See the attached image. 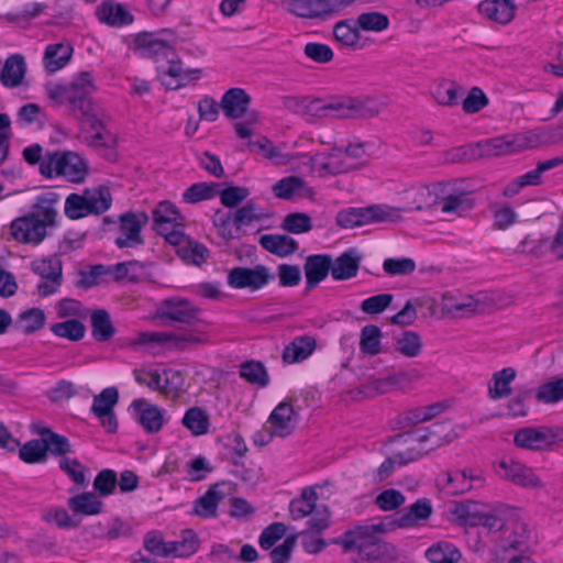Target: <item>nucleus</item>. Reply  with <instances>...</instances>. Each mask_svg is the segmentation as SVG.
<instances>
[{
	"mask_svg": "<svg viewBox=\"0 0 563 563\" xmlns=\"http://www.w3.org/2000/svg\"><path fill=\"white\" fill-rule=\"evenodd\" d=\"M91 71L78 73L69 82H48L45 95L55 107L67 106L79 122V135L87 146L112 148L118 137L109 129V113L93 98L97 91Z\"/></svg>",
	"mask_w": 563,
	"mask_h": 563,
	"instance_id": "1",
	"label": "nucleus"
},
{
	"mask_svg": "<svg viewBox=\"0 0 563 563\" xmlns=\"http://www.w3.org/2000/svg\"><path fill=\"white\" fill-rule=\"evenodd\" d=\"M59 195L49 191L37 197L32 210L12 221L10 230L12 238L21 243L36 245L46 236V229L56 224Z\"/></svg>",
	"mask_w": 563,
	"mask_h": 563,
	"instance_id": "2",
	"label": "nucleus"
},
{
	"mask_svg": "<svg viewBox=\"0 0 563 563\" xmlns=\"http://www.w3.org/2000/svg\"><path fill=\"white\" fill-rule=\"evenodd\" d=\"M380 106L371 98L341 97L330 100L307 98L303 115L311 119L364 118L377 114Z\"/></svg>",
	"mask_w": 563,
	"mask_h": 563,
	"instance_id": "3",
	"label": "nucleus"
},
{
	"mask_svg": "<svg viewBox=\"0 0 563 563\" xmlns=\"http://www.w3.org/2000/svg\"><path fill=\"white\" fill-rule=\"evenodd\" d=\"M385 531L384 523L360 526L344 532L334 542L340 544L345 552L357 551L356 562L376 561L386 553L387 544L378 539V534Z\"/></svg>",
	"mask_w": 563,
	"mask_h": 563,
	"instance_id": "4",
	"label": "nucleus"
},
{
	"mask_svg": "<svg viewBox=\"0 0 563 563\" xmlns=\"http://www.w3.org/2000/svg\"><path fill=\"white\" fill-rule=\"evenodd\" d=\"M41 174L46 178L64 177L70 183L80 184L89 174V165L78 153L53 152L45 155Z\"/></svg>",
	"mask_w": 563,
	"mask_h": 563,
	"instance_id": "5",
	"label": "nucleus"
},
{
	"mask_svg": "<svg viewBox=\"0 0 563 563\" xmlns=\"http://www.w3.org/2000/svg\"><path fill=\"white\" fill-rule=\"evenodd\" d=\"M506 305L500 294L487 291L461 297L444 295L441 301L442 311L453 317H470L475 313H486Z\"/></svg>",
	"mask_w": 563,
	"mask_h": 563,
	"instance_id": "6",
	"label": "nucleus"
},
{
	"mask_svg": "<svg viewBox=\"0 0 563 563\" xmlns=\"http://www.w3.org/2000/svg\"><path fill=\"white\" fill-rule=\"evenodd\" d=\"M433 194L435 208L451 217H463L475 206V200L471 194L456 188L450 183L434 184Z\"/></svg>",
	"mask_w": 563,
	"mask_h": 563,
	"instance_id": "7",
	"label": "nucleus"
},
{
	"mask_svg": "<svg viewBox=\"0 0 563 563\" xmlns=\"http://www.w3.org/2000/svg\"><path fill=\"white\" fill-rule=\"evenodd\" d=\"M139 342L142 344L154 343L169 349L184 351L196 345L208 343L209 336L206 332L198 329L178 333L167 331H147L139 334Z\"/></svg>",
	"mask_w": 563,
	"mask_h": 563,
	"instance_id": "8",
	"label": "nucleus"
},
{
	"mask_svg": "<svg viewBox=\"0 0 563 563\" xmlns=\"http://www.w3.org/2000/svg\"><path fill=\"white\" fill-rule=\"evenodd\" d=\"M152 218L153 229L169 244L184 239L186 220L172 202L161 201L153 210Z\"/></svg>",
	"mask_w": 563,
	"mask_h": 563,
	"instance_id": "9",
	"label": "nucleus"
},
{
	"mask_svg": "<svg viewBox=\"0 0 563 563\" xmlns=\"http://www.w3.org/2000/svg\"><path fill=\"white\" fill-rule=\"evenodd\" d=\"M400 219L398 209L388 206H371L342 210L336 216L338 225L351 229L373 222H396Z\"/></svg>",
	"mask_w": 563,
	"mask_h": 563,
	"instance_id": "10",
	"label": "nucleus"
},
{
	"mask_svg": "<svg viewBox=\"0 0 563 563\" xmlns=\"http://www.w3.org/2000/svg\"><path fill=\"white\" fill-rule=\"evenodd\" d=\"M495 472L499 478L510 482L525 489H543L544 482L536 471L511 457H503L495 464Z\"/></svg>",
	"mask_w": 563,
	"mask_h": 563,
	"instance_id": "11",
	"label": "nucleus"
},
{
	"mask_svg": "<svg viewBox=\"0 0 563 563\" xmlns=\"http://www.w3.org/2000/svg\"><path fill=\"white\" fill-rule=\"evenodd\" d=\"M135 51L143 57L169 58L175 56L173 33H142L134 40Z\"/></svg>",
	"mask_w": 563,
	"mask_h": 563,
	"instance_id": "12",
	"label": "nucleus"
},
{
	"mask_svg": "<svg viewBox=\"0 0 563 563\" xmlns=\"http://www.w3.org/2000/svg\"><path fill=\"white\" fill-rule=\"evenodd\" d=\"M563 142V128H538L512 135L515 151L522 152Z\"/></svg>",
	"mask_w": 563,
	"mask_h": 563,
	"instance_id": "13",
	"label": "nucleus"
},
{
	"mask_svg": "<svg viewBox=\"0 0 563 563\" xmlns=\"http://www.w3.org/2000/svg\"><path fill=\"white\" fill-rule=\"evenodd\" d=\"M274 279V275L263 265L249 267H234L228 274V284L235 289H250L256 291Z\"/></svg>",
	"mask_w": 563,
	"mask_h": 563,
	"instance_id": "14",
	"label": "nucleus"
},
{
	"mask_svg": "<svg viewBox=\"0 0 563 563\" xmlns=\"http://www.w3.org/2000/svg\"><path fill=\"white\" fill-rule=\"evenodd\" d=\"M155 313L164 323H191L197 319L199 309L185 298L173 297L164 299L157 306Z\"/></svg>",
	"mask_w": 563,
	"mask_h": 563,
	"instance_id": "15",
	"label": "nucleus"
},
{
	"mask_svg": "<svg viewBox=\"0 0 563 563\" xmlns=\"http://www.w3.org/2000/svg\"><path fill=\"white\" fill-rule=\"evenodd\" d=\"M147 222L148 216L145 212H126L121 214L115 245L120 249H125L143 244L141 230Z\"/></svg>",
	"mask_w": 563,
	"mask_h": 563,
	"instance_id": "16",
	"label": "nucleus"
},
{
	"mask_svg": "<svg viewBox=\"0 0 563 563\" xmlns=\"http://www.w3.org/2000/svg\"><path fill=\"white\" fill-rule=\"evenodd\" d=\"M311 165L313 170L322 177L349 173L357 167V163L346 159L343 147H333L327 154H316L311 157Z\"/></svg>",
	"mask_w": 563,
	"mask_h": 563,
	"instance_id": "17",
	"label": "nucleus"
},
{
	"mask_svg": "<svg viewBox=\"0 0 563 563\" xmlns=\"http://www.w3.org/2000/svg\"><path fill=\"white\" fill-rule=\"evenodd\" d=\"M130 408L133 410L135 420L147 433L159 432L168 420L165 409L144 398L134 399Z\"/></svg>",
	"mask_w": 563,
	"mask_h": 563,
	"instance_id": "18",
	"label": "nucleus"
},
{
	"mask_svg": "<svg viewBox=\"0 0 563 563\" xmlns=\"http://www.w3.org/2000/svg\"><path fill=\"white\" fill-rule=\"evenodd\" d=\"M558 439L556 433L549 427H526L519 429L514 438V443L520 449L541 451L552 445Z\"/></svg>",
	"mask_w": 563,
	"mask_h": 563,
	"instance_id": "19",
	"label": "nucleus"
},
{
	"mask_svg": "<svg viewBox=\"0 0 563 563\" xmlns=\"http://www.w3.org/2000/svg\"><path fill=\"white\" fill-rule=\"evenodd\" d=\"M338 0H290L286 3V8L292 14L305 18L314 19L332 13H336Z\"/></svg>",
	"mask_w": 563,
	"mask_h": 563,
	"instance_id": "20",
	"label": "nucleus"
},
{
	"mask_svg": "<svg viewBox=\"0 0 563 563\" xmlns=\"http://www.w3.org/2000/svg\"><path fill=\"white\" fill-rule=\"evenodd\" d=\"M271 435L286 438L295 430V410L290 402H280L268 418Z\"/></svg>",
	"mask_w": 563,
	"mask_h": 563,
	"instance_id": "21",
	"label": "nucleus"
},
{
	"mask_svg": "<svg viewBox=\"0 0 563 563\" xmlns=\"http://www.w3.org/2000/svg\"><path fill=\"white\" fill-rule=\"evenodd\" d=\"M166 66L158 67L162 84L172 90L179 89L187 85L190 80L197 78L198 70L184 69L179 60H174L173 57L167 58Z\"/></svg>",
	"mask_w": 563,
	"mask_h": 563,
	"instance_id": "22",
	"label": "nucleus"
},
{
	"mask_svg": "<svg viewBox=\"0 0 563 563\" xmlns=\"http://www.w3.org/2000/svg\"><path fill=\"white\" fill-rule=\"evenodd\" d=\"M134 377L140 385L162 394H170L174 391L177 386L169 387V383H174L175 379H180L179 373L173 371L159 374L157 371L135 369Z\"/></svg>",
	"mask_w": 563,
	"mask_h": 563,
	"instance_id": "23",
	"label": "nucleus"
},
{
	"mask_svg": "<svg viewBox=\"0 0 563 563\" xmlns=\"http://www.w3.org/2000/svg\"><path fill=\"white\" fill-rule=\"evenodd\" d=\"M443 409L444 406L441 402L410 408L398 415L395 420V427L398 429H406L422 422L430 421L439 416Z\"/></svg>",
	"mask_w": 563,
	"mask_h": 563,
	"instance_id": "24",
	"label": "nucleus"
},
{
	"mask_svg": "<svg viewBox=\"0 0 563 563\" xmlns=\"http://www.w3.org/2000/svg\"><path fill=\"white\" fill-rule=\"evenodd\" d=\"M432 514L429 499L420 498L405 510L395 515L394 525L397 528H411L427 520Z\"/></svg>",
	"mask_w": 563,
	"mask_h": 563,
	"instance_id": "25",
	"label": "nucleus"
},
{
	"mask_svg": "<svg viewBox=\"0 0 563 563\" xmlns=\"http://www.w3.org/2000/svg\"><path fill=\"white\" fill-rule=\"evenodd\" d=\"M96 15L101 23L110 26H123L133 22V15L120 3L103 1L96 8Z\"/></svg>",
	"mask_w": 563,
	"mask_h": 563,
	"instance_id": "26",
	"label": "nucleus"
},
{
	"mask_svg": "<svg viewBox=\"0 0 563 563\" xmlns=\"http://www.w3.org/2000/svg\"><path fill=\"white\" fill-rule=\"evenodd\" d=\"M74 48L68 42L48 44L43 56L45 69L53 74L64 68L71 59Z\"/></svg>",
	"mask_w": 563,
	"mask_h": 563,
	"instance_id": "27",
	"label": "nucleus"
},
{
	"mask_svg": "<svg viewBox=\"0 0 563 563\" xmlns=\"http://www.w3.org/2000/svg\"><path fill=\"white\" fill-rule=\"evenodd\" d=\"M517 7L512 0H484L478 4V11L485 18L506 24L516 13Z\"/></svg>",
	"mask_w": 563,
	"mask_h": 563,
	"instance_id": "28",
	"label": "nucleus"
},
{
	"mask_svg": "<svg viewBox=\"0 0 563 563\" xmlns=\"http://www.w3.org/2000/svg\"><path fill=\"white\" fill-rule=\"evenodd\" d=\"M251 103V97L242 88L229 89L221 99V108L230 119L243 117Z\"/></svg>",
	"mask_w": 563,
	"mask_h": 563,
	"instance_id": "29",
	"label": "nucleus"
},
{
	"mask_svg": "<svg viewBox=\"0 0 563 563\" xmlns=\"http://www.w3.org/2000/svg\"><path fill=\"white\" fill-rule=\"evenodd\" d=\"M274 195L279 199L289 200L295 197L303 198L313 195V190L307 186L306 181L298 176H288L282 178L273 186Z\"/></svg>",
	"mask_w": 563,
	"mask_h": 563,
	"instance_id": "30",
	"label": "nucleus"
},
{
	"mask_svg": "<svg viewBox=\"0 0 563 563\" xmlns=\"http://www.w3.org/2000/svg\"><path fill=\"white\" fill-rule=\"evenodd\" d=\"M332 258L330 255H310L305 263L307 289L316 287L331 273Z\"/></svg>",
	"mask_w": 563,
	"mask_h": 563,
	"instance_id": "31",
	"label": "nucleus"
},
{
	"mask_svg": "<svg viewBox=\"0 0 563 563\" xmlns=\"http://www.w3.org/2000/svg\"><path fill=\"white\" fill-rule=\"evenodd\" d=\"M170 245L175 247L179 257L195 265H201L209 256L208 249L203 244L194 241L186 233H184V239H178L177 242H173Z\"/></svg>",
	"mask_w": 563,
	"mask_h": 563,
	"instance_id": "32",
	"label": "nucleus"
},
{
	"mask_svg": "<svg viewBox=\"0 0 563 563\" xmlns=\"http://www.w3.org/2000/svg\"><path fill=\"white\" fill-rule=\"evenodd\" d=\"M361 256L355 251H347L332 261L331 276L335 280H346L356 276Z\"/></svg>",
	"mask_w": 563,
	"mask_h": 563,
	"instance_id": "33",
	"label": "nucleus"
},
{
	"mask_svg": "<svg viewBox=\"0 0 563 563\" xmlns=\"http://www.w3.org/2000/svg\"><path fill=\"white\" fill-rule=\"evenodd\" d=\"M316 349V340L309 335H301L291 341L283 352L285 363L292 364L306 360Z\"/></svg>",
	"mask_w": 563,
	"mask_h": 563,
	"instance_id": "34",
	"label": "nucleus"
},
{
	"mask_svg": "<svg viewBox=\"0 0 563 563\" xmlns=\"http://www.w3.org/2000/svg\"><path fill=\"white\" fill-rule=\"evenodd\" d=\"M517 372L512 367L497 371L492 376L488 385V396L493 400L508 397L511 394V383L516 379Z\"/></svg>",
	"mask_w": 563,
	"mask_h": 563,
	"instance_id": "35",
	"label": "nucleus"
},
{
	"mask_svg": "<svg viewBox=\"0 0 563 563\" xmlns=\"http://www.w3.org/2000/svg\"><path fill=\"white\" fill-rule=\"evenodd\" d=\"M261 246L280 257L288 256L298 249L297 242L284 234H264L260 238Z\"/></svg>",
	"mask_w": 563,
	"mask_h": 563,
	"instance_id": "36",
	"label": "nucleus"
},
{
	"mask_svg": "<svg viewBox=\"0 0 563 563\" xmlns=\"http://www.w3.org/2000/svg\"><path fill=\"white\" fill-rule=\"evenodd\" d=\"M488 506L479 504L474 500H464L454 506L452 514L464 526H479L481 519L484 516Z\"/></svg>",
	"mask_w": 563,
	"mask_h": 563,
	"instance_id": "37",
	"label": "nucleus"
},
{
	"mask_svg": "<svg viewBox=\"0 0 563 563\" xmlns=\"http://www.w3.org/2000/svg\"><path fill=\"white\" fill-rule=\"evenodd\" d=\"M536 542L534 529L525 521H516L507 537L508 547L515 550H527Z\"/></svg>",
	"mask_w": 563,
	"mask_h": 563,
	"instance_id": "38",
	"label": "nucleus"
},
{
	"mask_svg": "<svg viewBox=\"0 0 563 563\" xmlns=\"http://www.w3.org/2000/svg\"><path fill=\"white\" fill-rule=\"evenodd\" d=\"M317 500L318 495L313 487L303 488L300 496L290 501L291 518L298 520L311 515L318 508Z\"/></svg>",
	"mask_w": 563,
	"mask_h": 563,
	"instance_id": "39",
	"label": "nucleus"
},
{
	"mask_svg": "<svg viewBox=\"0 0 563 563\" xmlns=\"http://www.w3.org/2000/svg\"><path fill=\"white\" fill-rule=\"evenodd\" d=\"M25 74V62L21 55H11L7 58L0 74L1 82L5 87L21 85Z\"/></svg>",
	"mask_w": 563,
	"mask_h": 563,
	"instance_id": "40",
	"label": "nucleus"
},
{
	"mask_svg": "<svg viewBox=\"0 0 563 563\" xmlns=\"http://www.w3.org/2000/svg\"><path fill=\"white\" fill-rule=\"evenodd\" d=\"M224 496L225 494L221 490L220 485L211 486L208 492L196 501L195 514L201 518L216 517L218 505Z\"/></svg>",
	"mask_w": 563,
	"mask_h": 563,
	"instance_id": "41",
	"label": "nucleus"
},
{
	"mask_svg": "<svg viewBox=\"0 0 563 563\" xmlns=\"http://www.w3.org/2000/svg\"><path fill=\"white\" fill-rule=\"evenodd\" d=\"M68 507L74 514L85 516L98 515L102 511L103 504L92 493L77 494L68 499Z\"/></svg>",
	"mask_w": 563,
	"mask_h": 563,
	"instance_id": "42",
	"label": "nucleus"
},
{
	"mask_svg": "<svg viewBox=\"0 0 563 563\" xmlns=\"http://www.w3.org/2000/svg\"><path fill=\"white\" fill-rule=\"evenodd\" d=\"M478 158L485 156H500L517 153L511 137H495L475 143Z\"/></svg>",
	"mask_w": 563,
	"mask_h": 563,
	"instance_id": "43",
	"label": "nucleus"
},
{
	"mask_svg": "<svg viewBox=\"0 0 563 563\" xmlns=\"http://www.w3.org/2000/svg\"><path fill=\"white\" fill-rule=\"evenodd\" d=\"M84 195L90 214H101L111 207L112 196L107 187L85 189Z\"/></svg>",
	"mask_w": 563,
	"mask_h": 563,
	"instance_id": "44",
	"label": "nucleus"
},
{
	"mask_svg": "<svg viewBox=\"0 0 563 563\" xmlns=\"http://www.w3.org/2000/svg\"><path fill=\"white\" fill-rule=\"evenodd\" d=\"M37 433L42 435V440L45 443V454L49 452L55 456L66 457L65 455L73 452L71 444L68 439L64 435L57 434L48 428H40Z\"/></svg>",
	"mask_w": 563,
	"mask_h": 563,
	"instance_id": "45",
	"label": "nucleus"
},
{
	"mask_svg": "<svg viewBox=\"0 0 563 563\" xmlns=\"http://www.w3.org/2000/svg\"><path fill=\"white\" fill-rule=\"evenodd\" d=\"M92 336L98 342H107L112 339L115 329L110 314L104 309H98L91 313Z\"/></svg>",
	"mask_w": 563,
	"mask_h": 563,
	"instance_id": "46",
	"label": "nucleus"
},
{
	"mask_svg": "<svg viewBox=\"0 0 563 563\" xmlns=\"http://www.w3.org/2000/svg\"><path fill=\"white\" fill-rule=\"evenodd\" d=\"M58 465L75 484V486L69 489L70 493L85 488L88 485V481L86 478L87 467L77 459L62 457Z\"/></svg>",
	"mask_w": 563,
	"mask_h": 563,
	"instance_id": "47",
	"label": "nucleus"
},
{
	"mask_svg": "<svg viewBox=\"0 0 563 563\" xmlns=\"http://www.w3.org/2000/svg\"><path fill=\"white\" fill-rule=\"evenodd\" d=\"M426 556L431 563H457L462 554L452 543L438 542L427 550Z\"/></svg>",
	"mask_w": 563,
	"mask_h": 563,
	"instance_id": "48",
	"label": "nucleus"
},
{
	"mask_svg": "<svg viewBox=\"0 0 563 563\" xmlns=\"http://www.w3.org/2000/svg\"><path fill=\"white\" fill-rule=\"evenodd\" d=\"M184 427H186L194 435L206 434L209 430V417L207 412L199 407L189 408L181 420Z\"/></svg>",
	"mask_w": 563,
	"mask_h": 563,
	"instance_id": "49",
	"label": "nucleus"
},
{
	"mask_svg": "<svg viewBox=\"0 0 563 563\" xmlns=\"http://www.w3.org/2000/svg\"><path fill=\"white\" fill-rule=\"evenodd\" d=\"M213 224L218 233L225 241L240 238V228L235 224V217L232 211L218 210L213 214Z\"/></svg>",
	"mask_w": 563,
	"mask_h": 563,
	"instance_id": "50",
	"label": "nucleus"
},
{
	"mask_svg": "<svg viewBox=\"0 0 563 563\" xmlns=\"http://www.w3.org/2000/svg\"><path fill=\"white\" fill-rule=\"evenodd\" d=\"M422 451L417 448H408L405 452L395 453L393 456L387 457L378 468V475L380 478L387 477L393 471L394 466L405 465L410 462H415L422 456Z\"/></svg>",
	"mask_w": 563,
	"mask_h": 563,
	"instance_id": "51",
	"label": "nucleus"
},
{
	"mask_svg": "<svg viewBox=\"0 0 563 563\" xmlns=\"http://www.w3.org/2000/svg\"><path fill=\"white\" fill-rule=\"evenodd\" d=\"M249 146L251 147V151L261 154L263 157L277 165H287L290 162L289 155L284 153L279 147L274 146L266 137L256 142H250Z\"/></svg>",
	"mask_w": 563,
	"mask_h": 563,
	"instance_id": "52",
	"label": "nucleus"
},
{
	"mask_svg": "<svg viewBox=\"0 0 563 563\" xmlns=\"http://www.w3.org/2000/svg\"><path fill=\"white\" fill-rule=\"evenodd\" d=\"M32 271L40 277V280L63 276L62 261L58 256H49L34 260L31 264Z\"/></svg>",
	"mask_w": 563,
	"mask_h": 563,
	"instance_id": "53",
	"label": "nucleus"
},
{
	"mask_svg": "<svg viewBox=\"0 0 563 563\" xmlns=\"http://www.w3.org/2000/svg\"><path fill=\"white\" fill-rule=\"evenodd\" d=\"M395 349L406 357H416L422 351L421 336L417 332L406 331L396 338Z\"/></svg>",
	"mask_w": 563,
	"mask_h": 563,
	"instance_id": "54",
	"label": "nucleus"
},
{
	"mask_svg": "<svg viewBox=\"0 0 563 563\" xmlns=\"http://www.w3.org/2000/svg\"><path fill=\"white\" fill-rule=\"evenodd\" d=\"M198 547L197 536L194 531L187 530L183 533L181 540L169 542V555L187 558L197 552Z\"/></svg>",
	"mask_w": 563,
	"mask_h": 563,
	"instance_id": "55",
	"label": "nucleus"
},
{
	"mask_svg": "<svg viewBox=\"0 0 563 563\" xmlns=\"http://www.w3.org/2000/svg\"><path fill=\"white\" fill-rule=\"evenodd\" d=\"M45 443L42 439H33L24 443L19 450L20 459L29 464L46 461Z\"/></svg>",
	"mask_w": 563,
	"mask_h": 563,
	"instance_id": "56",
	"label": "nucleus"
},
{
	"mask_svg": "<svg viewBox=\"0 0 563 563\" xmlns=\"http://www.w3.org/2000/svg\"><path fill=\"white\" fill-rule=\"evenodd\" d=\"M335 40L344 46L356 48L360 46L361 35L358 26L352 25L350 21L339 22L333 31Z\"/></svg>",
	"mask_w": 563,
	"mask_h": 563,
	"instance_id": "57",
	"label": "nucleus"
},
{
	"mask_svg": "<svg viewBox=\"0 0 563 563\" xmlns=\"http://www.w3.org/2000/svg\"><path fill=\"white\" fill-rule=\"evenodd\" d=\"M382 332L376 325H365L361 331L360 349L368 355H377L380 352Z\"/></svg>",
	"mask_w": 563,
	"mask_h": 563,
	"instance_id": "58",
	"label": "nucleus"
},
{
	"mask_svg": "<svg viewBox=\"0 0 563 563\" xmlns=\"http://www.w3.org/2000/svg\"><path fill=\"white\" fill-rule=\"evenodd\" d=\"M538 401L555 404L563 399V378H556L542 384L536 393Z\"/></svg>",
	"mask_w": 563,
	"mask_h": 563,
	"instance_id": "59",
	"label": "nucleus"
},
{
	"mask_svg": "<svg viewBox=\"0 0 563 563\" xmlns=\"http://www.w3.org/2000/svg\"><path fill=\"white\" fill-rule=\"evenodd\" d=\"M356 24L366 32H382L389 26V19L380 12H365L357 16Z\"/></svg>",
	"mask_w": 563,
	"mask_h": 563,
	"instance_id": "60",
	"label": "nucleus"
},
{
	"mask_svg": "<svg viewBox=\"0 0 563 563\" xmlns=\"http://www.w3.org/2000/svg\"><path fill=\"white\" fill-rule=\"evenodd\" d=\"M240 376L251 384L265 387L268 384V374L260 362H245L241 365Z\"/></svg>",
	"mask_w": 563,
	"mask_h": 563,
	"instance_id": "61",
	"label": "nucleus"
},
{
	"mask_svg": "<svg viewBox=\"0 0 563 563\" xmlns=\"http://www.w3.org/2000/svg\"><path fill=\"white\" fill-rule=\"evenodd\" d=\"M85 325L76 320H67L64 322L55 323L51 327V331L60 338H66L71 341H78L85 335Z\"/></svg>",
	"mask_w": 563,
	"mask_h": 563,
	"instance_id": "62",
	"label": "nucleus"
},
{
	"mask_svg": "<svg viewBox=\"0 0 563 563\" xmlns=\"http://www.w3.org/2000/svg\"><path fill=\"white\" fill-rule=\"evenodd\" d=\"M282 229L294 234L309 232L312 229L311 218L307 213H289L284 218Z\"/></svg>",
	"mask_w": 563,
	"mask_h": 563,
	"instance_id": "63",
	"label": "nucleus"
},
{
	"mask_svg": "<svg viewBox=\"0 0 563 563\" xmlns=\"http://www.w3.org/2000/svg\"><path fill=\"white\" fill-rule=\"evenodd\" d=\"M118 400L119 393L115 387L104 388L99 395L95 396L91 411L93 413L111 412Z\"/></svg>",
	"mask_w": 563,
	"mask_h": 563,
	"instance_id": "64",
	"label": "nucleus"
}]
</instances>
